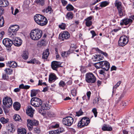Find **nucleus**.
Listing matches in <instances>:
<instances>
[{
  "label": "nucleus",
  "mask_w": 134,
  "mask_h": 134,
  "mask_svg": "<svg viewBox=\"0 0 134 134\" xmlns=\"http://www.w3.org/2000/svg\"><path fill=\"white\" fill-rule=\"evenodd\" d=\"M99 102V98H95L93 101V104L95 105L97 104Z\"/></svg>",
  "instance_id": "4d7b16f0"
},
{
  "label": "nucleus",
  "mask_w": 134,
  "mask_h": 134,
  "mask_svg": "<svg viewBox=\"0 0 134 134\" xmlns=\"http://www.w3.org/2000/svg\"><path fill=\"white\" fill-rule=\"evenodd\" d=\"M3 102L4 105L8 107H10L13 104L12 99L8 97H5L3 98Z\"/></svg>",
  "instance_id": "9d476101"
},
{
  "label": "nucleus",
  "mask_w": 134,
  "mask_h": 134,
  "mask_svg": "<svg viewBox=\"0 0 134 134\" xmlns=\"http://www.w3.org/2000/svg\"><path fill=\"white\" fill-rule=\"evenodd\" d=\"M119 30L118 29H114L111 31V34L113 35L115 34L114 32H118Z\"/></svg>",
  "instance_id": "e2e57ef3"
},
{
  "label": "nucleus",
  "mask_w": 134,
  "mask_h": 134,
  "mask_svg": "<svg viewBox=\"0 0 134 134\" xmlns=\"http://www.w3.org/2000/svg\"><path fill=\"white\" fill-rule=\"evenodd\" d=\"M9 66L10 68L16 67L17 66V63L14 61H9L8 62Z\"/></svg>",
  "instance_id": "c85d7f7f"
},
{
  "label": "nucleus",
  "mask_w": 134,
  "mask_h": 134,
  "mask_svg": "<svg viewBox=\"0 0 134 134\" xmlns=\"http://www.w3.org/2000/svg\"><path fill=\"white\" fill-rule=\"evenodd\" d=\"M26 130L24 128H20L18 130V134H26Z\"/></svg>",
  "instance_id": "cd10ccee"
},
{
  "label": "nucleus",
  "mask_w": 134,
  "mask_h": 134,
  "mask_svg": "<svg viewBox=\"0 0 134 134\" xmlns=\"http://www.w3.org/2000/svg\"><path fill=\"white\" fill-rule=\"evenodd\" d=\"M114 4L118 11V14L120 16L122 17L124 16L125 14V10L124 8L122 6L121 2L116 0L115 1Z\"/></svg>",
  "instance_id": "7ed1b4c3"
},
{
  "label": "nucleus",
  "mask_w": 134,
  "mask_h": 134,
  "mask_svg": "<svg viewBox=\"0 0 134 134\" xmlns=\"http://www.w3.org/2000/svg\"><path fill=\"white\" fill-rule=\"evenodd\" d=\"M101 68L106 71H108L110 68V65L109 62L107 61H101Z\"/></svg>",
  "instance_id": "ddd939ff"
},
{
  "label": "nucleus",
  "mask_w": 134,
  "mask_h": 134,
  "mask_svg": "<svg viewBox=\"0 0 134 134\" xmlns=\"http://www.w3.org/2000/svg\"><path fill=\"white\" fill-rule=\"evenodd\" d=\"M8 74L10 75L13 72V70L10 68H6L4 70Z\"/></svg>",
  "instance_id": "37998d69"
},
{
  "label": "nucleus",
  "mask_w": 134,
  "mask_h": 134,
  "mask_svg": "<svg viewBox=\"0 0 134 134\" xmlns=\"http://www.w3.org/2000/svg\"><path fill=\"white\" fill-rule=\"evenodd\" d=\"M85 80L88 83H93L96 82V78L92 73L89 72L86 74Z\"/></svg>",
  "instance_id": "39448f33"
},
{
  "label": "nucleus",
  "mask_w": 134,
  "mask_h": 134,
  "mask_svg": "<svg viewBox=\"0 0 134 134\" xmlns=\"http://www.w3.org/2000/svg\"><path fill=\"white\" fill-rule=\"evenodd\" d=\"M67 10L69 11L73 10L74 9V7L71 4H68L66 7Z\"/></svg>",
  "instance_id": "58836bf2"
},
{
  "label": "nucleus",
  "mask_w": 134,
  "mask_h": 134,
  "mask_svg": "<svg viewBox=\"0 0 134 134\" xmlns=\"http://www.w3.org/2000/svg\"><path fill=\"white\" fill-rule=\"evenodd\" d=\"M109 3L110 2L108 1H102L99 3L100 6L101 7H105L108 5Z\"/></svg>",
  "instance_id": "bb28decb"
},
{
  "label": "nucleus",
  "mask_w": 134,
  "mask_h": 134,
  "mask_svg": "<svg viewBox=\"0 0 134 134\" xmlns=\"http://www.w3.org/2000/svg\"><path fill=\"white\" fill-rule=\"evenodd\" d=\"M4 32L3 31L0 32V40H1L3 38V35L4 34Z\"/></svg>",
  "instance_id": "69168bd1"
},
{
  "label": "nucleus",
  "mask_w": 134,
  "mask_h": 134,
  "mask_svg": "<svg viewBox=\"0 0 134 134\" xmlns=\"http://www.w3.org/2000/svg\"><path fill=\"white\" fill-rule=\"evenodd\" d=\"M53 11L51 7L49 6L43 10H42V12L44 13L45 12L46 13H51L53 12Z\"/></svg>",
  "instance_id": "b1692460"
},
{
  "label": "nucleus",
  "mask_w": 134,
  "mask_h": 134,
  "mask_svg": "<svg viewBox=\"0 0 134 134\" xmlns=\"http://www.w3.org/2000/svg\"><path fill=\"white\" fill-rule=\"evenodd\" d=\"M0 121L3 124H5L8 122L9 121V119L8 118L5 119L4 117H2L0 119Z\"/></svg>",
  "instance_id": "4c0bfd02"
},
{
  "label": "nucleus",
  "mask_w": 134,
  "mask_h": 134,
  "mask_svg": "<svg viewBox=\"0 0 134 134\" xmlns=\"http://www.w3.org/2000/svg\"><path fill=\"white\" fill-rule=\"evenodd\" d=\"M95 49L96 51L97 52L101 53V54H102L104 56L106 57H107L108 56V55L107 53L105 52H104L102 51L101 50H100L98 48H95Z\"/></svg>",
  "instance_id": "2f4dec72"
},
{
  "label": "nucleus",
  "mask_w": 134,
  "mask_h": 134,
  "mask_svg": "<svg viewBox=\"0 0 134 134\" xmlns=\"http://www.w3.org/2000/svg\"><path fill=\"white\" fill-rule=\"evenodd\" d=\"M70 37V34L69 32L66 31H64L60 34L59 38L62 41L67 40Z\"/></svg>",
  "instance_id": "1a4fd4ad"
},
{
  "label": "nucleus",
  "mask_w": 134,
  "mask_h": 134,
  "mask_svg": "<svg viewBox=\"0 0 134 134\" xmlns=\"http://www.w3.org/2000/svg\"><path fill=\"white\" fill-rule=\"evenodd\" d=\"M7 129L9 132L13 133L15 131V127L14 125L12 123H10L7 126Z\"/></svg>",
  "instance_id": "f3484780"
},
{
  "label": "nucleus",
  "mask_w": 134,
  "mask_h": 134,
  "mask_svg": "<svg viewBox=\"0 0 134 134\" xmlns=\"http://www.w3.org/2000/svg\"><path fill=\"white\" fill-rule=\"evenodd\" d=\"M42 35V31L39 29H36L32 30L30 34V36L31 38L35 41L39 39Z\"/></svg>",
  "instance_id": "f257e3e1"
},
{
  "label": "nucleus",
  "mask_w": 134,
  "mask_h": 134,
  "mask_svg": "<svg viewBox=\"0 0 134 134\" xmlns=\"http://www.w3.org/2000/svg\"><path fill=\"white\" fill-rule=\"evenodd\" d=\"M94 57L96 59L95 60L97 61L102 60L104 58L103 56L101 55H96L94 56Z\"/></svg>",
  "instance_id": "e433bc0d"
},
{
  "label": "nucleus",
  "mask_w": 134,
  "mask_h": 134,
  "mask_svg": "<svg viewBox=\"0 0 134 134\" xmlns=\"http://www.w3.org/2000/svg\"><path fill=\"white\" fill-rule=\"evenodd\" d=\"M55 74L54 73H51L49 75V81L50 83H52L53 81H54L57 79Z\"/></svg>",
  "instance_id": "aec40b11"
},
{
  "label": "nucleus",
  "mask_w": 134,
  "mask_h": 134,
  "mask_svg": "<svg viewBox=\"0 0 134 134\" xmlns=\"http://www.w3.org/2000/svg\"><path fill=\"white\" fill-rule=\"evenodd\" d=\"M41 105V108L43 109L48 110L50 108V106L47 103H44Z\"/></svg>",
  "instance_id": "393cba45"
},
{
  "label": "nucleus",
  "mask_w": 134,
  "mask_h": 134,
  "mask_svg": "<svg viewBox=\"0 0 134 134\" xmlns=\"http://www.w3.org/2000/svg\"><path fill=\"white\" fill-rule=\"evenodd\" d=\"M49 134H57L56 130H52L49 132Z\"/></svg>",
  "instance_id": "338daca9"
},
{
  "label": "nucleus",
  "mask_w": 134,
  "mask_h": 134,
  "mask_svg": "<svg viewBox=\"0 0 134 134\" xmlns=\"http://www.w3.org/2000/svg\"><path fill=\"white\" fill-rule=\"evenodd\" d=\"M13 43L14 45L16 46H20L22 43V41L19 37H14L13 38Z\"/></svg>",
  "instance_id": "f8f14e48"
},
{
  "label": "nucleus",
  "mask_w": 134,
  "mask_h": 134,
  "mask_svg": "<svg viewBox=\"0 0 134 134\" xmlns=\"http://www.w3.org/2000/svg\"><path fill=\"white\" fill-rule=\"evenodd\" d=\"M91 33L92 35V38H93L96 35L95 32L94 30H92L91 31Z\"/></svg>",
  "instance_id": "774afa93"
},
{
  "label": "nucleus",
  "mask_w": 134,
  "mask_h": 134,
  "mask_svg": "<svg viewBox=\"0 0 134 134\" xmlns=\"http://www.w3.org/2000/svg\"><path fill=\"white\" fill-rule=\"evenodd\" d=\"M92 112L93 113L94 116L95 117H96L97 116V110L96 108H94L92 110Z\"/></svg>",
  "instance_id": "5fc2aeb1"
},
{
  "label": "nucleus",
  "mask_w": 134,
  "mask_h": 134,
  "mask_svg": "<svg viewBox=\"0 0 134 134\" xmlns=\"http://www.w3.org/2000/svg\"><path fill=\"white\" fill-rule=\"evenodd\" d=\"M2 79L5 80H7L8 79V77L6 75L4 74H3L2 75Z\"/></svg>",
  "instance_id": "680f3d73"
},
{
  "label": "nucleus",
  "mask_w": 134,
  "mask_h": 134,
  "mask_svg": "<svg viewBox=\"0 0 134 134\" xmlns=\"http://www.w3.org/2000/svg\"><path fill=\"white\" fill-rule=\"evenodd\" d=\"M132 22V20L130 19H125L122 20V21L120 23L121 25H123L124 24L125 25H127L131 23Z\"/></svg>",
  "instance_id": "a211bd4d"
},
{
  "label": "nucleus",
  "mask_w": 134,
  "mask_h": 134,
  "mask_svg": "<svg viewBox=\"0 0 134 134\" xmlns=\"http://www.w3.org/2000/svg\"><path fill=\"white\" fill-rule=\"evenodd\" d=\"M49 54V50L48 49H46L43 52L42 54V58L44 59H47Z\"/></svg>",
  "instance_id": "5701e85b"
},
{
  "label": "nucleus",
  "mask_w": 134,
  "mask_h": 134,
  "mask_svg": "<svg viewBox=\"0 0 134 134\" xmlns=\"http://www.w3.org/2000/svg\"><path fill=\"white\" fill-rule=\"evenodd\" d=\"M59 86L60 87H64L66 85L65 82L61 80L59 83Z\"/></svg>",
  "instance_id": "8fccbe9b"
},
{
  "label": "nucleus",
  "mask_w": 134,
  "mask_h": 134,
  "mask_svg": "<svg viewBox=\"0 0 134 134\" xmlns=\"http://www.w3.org/2000/svg\"><path fill=\"white\" fill-rule=\"evenodd\" d=\"M121 83V81H119L116 84L114 85L113 88V93L115 92V90L116 88L118 87L120 85Z\"/></svg>",
  "instance_id": "f704fd0d"
},
{
  "label": "nucleus",
  "mask_w": 134,
  "mask_h": 134,
  "mask_svg": "<svg viewBox=\"0 0 134 134\" xmlns=\"http://www.w3.org/2000/svg\"><path fill=\"white\" fill-rule=\"evenodd\" d=\"M47 115L49 117H53L55 116V115L51 112H48L47 113Z\"/></svg>",
  "instance_id": "bf43d9fd"
},
{
  "label": "nucleus",
  "mask_w": 134,
  "mask_h": 134,
  "mask_svg": "<svg viewBox=\"0 0 134 134\" xmlns=\"http://www.w3.org/2000/svg\"><path fill=\"white\" fill-rule=\"evenodd\" d=\"M13 107L15 110L18 111L19 110L20 108V103L18 102H15L14 103Z\"/></svg>",
  "instance_id": "a878e982"
},
{
  "label": "nucleus",
  "mask_w": 134,
  "mask_h": 134,
  "mask_svg": "<svg viewBox=\"0 0 134 134\" xmlns=\"http://www.w3.org/2000/svg\"><path fill=\"white\" fill-rule=\"evenodd\" d=\"M34 132L35 133L39 134L40 133L41 131L40 128L38 127H36L34 128Z\"/></svg>",
  "instance_id": "3c124183"
},
{
  "label": "nucleus",
  "mask_w": 134,
  "mask_h": 134,
  "mask_svg": "<svg viewBox=\"0 0 134 134\" xmlns=\"http://www.w3.org/2000/svg\"><path fill=\"white\" fill-rule=\"evenodd\" d=\"M73 121V118L71 116H68L63 119L62 123L64 125L69 126L72 124Z\"/></svg>",
  "instance_id": "0eeeda50"
},
{
  "label": "nucleus",
  "mask_w": 134,
  "mask_h": 134,
  "mask_svg": "<svg viewBox=\"0 0 134 134\" xmlns=\"http://www.w3.org/2000/svg\"><path fill=\"white\" fill-rule=\"evenodd\" d=\"M59 126V124L56 122L52 123L50 125L49 128H56L58 127Z\"/></svg>",
  "instance_id": "c9c22d12"
},
{
  "label": "nucleus",
  "mask_w": 134,
  "mask_h": 134,
  "mask_svg": "<svg viewBox=\"0 0 134 134\" xmlns=\"http://www.w3.org/2000/svg\"><path fill=\"white\" fill-rule=\"evenodd\" d=\"M103 131H111L112 130V128L110 125L104 124L102 128Z\"/></svg>",
  "instance_id": "412c9836"
},
{
  "label": "nucleus",
  "mask_w": 134,
  "mask_h": 134,
  "mask_svg": "<svg viewBox=\"0 0 134 134\" xmlns=\"http://www.w3.org/2000/svg\"><path fill=\"white\" fill-rule=\"evenodd\" d=\"M58 26L60 29L62 30H64L65 29L66 26L65 24L62 23L60 24Z\"/></svg>",
  "instance_id": "a18cd8bd"
},
{
  "label": "nucleus",
  "mask_w": 134,
  "mask_h": 134,
  "mask_svg": "<svg viewBox=\"0 0 134 134\" xmlns=\"http://www.w3.org/2000/svg\"><path fill=\"white\" fill-rule=\"evenodd\" d=\"M35 22L38 25L44 26L46 25L48 23L47 18L44 16L40 14L36 15L34 17Z\"/></svg>",
  "instance_id": "f03ea898"
},
{
  "label": "nucleus",
  "mask_w": 134,
  "mask_h": 134,
  "mask_svg": "<svg viewBox=\"0 0 134 134\" xmlns=\"http://www.w3.org/2000/svg\"><path fill=\"white\" fill-rule=\"evenodd\" d=\"M30 103L32 106L36 107H39L42 104L41 100L37 97L32 98L31 99Z\"/></svg>",
  "instance_id": "423d86ee"
},
{
  "label": "nucleus",
  "mask_w": 134,
  "mask_h": 134,
  "mask_svg": "<svg viewBox=\"0 0 134 134\" xmlns=\"http://www.w3.org/2000/svg\"><path fill=\"white\" fill-rule=\"evenodd\" d=\"M73 16V13L70 12H68L66 15V18L67 19L70 20L72 19Z\"/></svg>",
  "instance_id": "c756f323"
},
{
  "label": "nucleus",
  "mask_w": 134,
  "mask_h": 134,
  "mask_svg": "<svg viewBox=\"0 0 134 134\" xmlns=\"http://www.w3.org/2000/svg\"><path fill=\"white\" fill-rule=\"evenodd\" d=\"M83 113L81 109H80L79 111L76 112V116H79L82 115H83Z\"/></svg>",
  "instance_id": "603ef678"
},
{
  "label": "nucleus",
  "mask_w": 134,
  "mask_h": 134,
  "mask_svg": "<svg viewBox=\"0 0 134 134\" xmlns=\"http://www.w3.org/2000/svg\"><path fill=\"white\" fill-rule=\"evenodd\" d=\"M35 110L33 109L31 106L28 107L26 110V113L27 114L31 117L33 116Z\"/></svg>",
  "instance_id": "4468645a"
},
{
  "label": "nucleus",
  "mask_w": 134,
  "mask_h": 134,
  "mask_svg": "<svg viewBox=\"0 0 134 134\" xmlns=\"http://www.w3.org/2000/svg\"><path fill=\"white\" fill-rule=\"evenodd\" d=\"M71 93L73 96H76L77 93V91L75 88H74L71 91Z\"/></svg>",
  "instance_id": "864d4df0"
},
{
  "label": "nucleus",
  "mask_w": 134,
  "mask_h": 134,
  "mask_svg": "<svg viewBox=\"0 0 134 134\" xmlns=\"http://www.w3.org/2000/svg\"><path fill=\"white\" fill-rule=\"evenodd\" d=\"M2 42L4 45L8 48H10L13 43V41L8 38H5L3 39Z\"/></svg>",
  "instance_id": "9b49d317"
},
{
  "label": "nucleus",
  "mask_w": 134,
  "mask_h": 134,
  "mask_svg": "<svg viewBox=\"0 0 134 134\" xmlns=\"http://www.w3.org/2000/svg\"><path fill=\"white\" fill-rule=\"evenodd\" d=\"M61 64V63L60 62L54 61L52 62L51 67L53 70H57V68L60 66Z\"/></svg>",
  "instance_id": "2eb2a0df"
},
{
  "label": "nucleus",
  "mask_w": 134,
  "mask_h": 134,
  "mask_svg": "<svg viewBox=\"0 0 134 134\" xmlns=\"http://www.w3.org/2000/svg\"><path fill=\"white\" fill-rule=\"evenodd\" d=\"M37 93V91L36 90H32L31 91V97L35 96Z\"/></svg>",
  "instance_id": "49530a36"
},
{
  "label": "nucleus",
  "mask_w": 134,
  "mask_h": 134,
  "mask_svg": "<svg viewBox=\"0 0 134 134\" xmlns=\"http://www.w3.org/2000/svg\"><path fill=\"white\" fill-rule=\"evenodd\" d=\"M33 61L34 63V64H36L38 65H40L41 64V63L39 60L35 58L33 59Z\"/></svg>",
  "instance_id": "13d9d810"
},
{
  "label": "nucleus",
  "mask_w": 134,
  "mask_h": 134,
  "mask_svg": "<svg viewBox=\"0 0 134 134\" xmlns=\"http://www.w3.org/2000/svg\"><path fill=\"white\" fill-rule=\"evenodd\" d=\"M124 96V93H118L116 95V97H118L119 100H120Z\"/></svg>",
  "instance_id": "ea45409f"
},
{
  "label": "nucleus",
  "mask_w": 134,
  "mask_h": 134,
  "mask_svg": "<svg viewBox=\"0 0 134 134\" xmlns=\"http://www.w3.org/2000/svg\"><path fill=\"white\" fill-rule=\"evenodd\" d=\"M101 61L98 62L94 64V66L97 69L101 68Z\"/></svg>",
  "instance_id": "79ce46f5"
},
{
  "label": "nucleus",
  "mask_w": 134,
  "mask_h": 134,
  "mask_svg": "<svg viewBox=\"0 0 134 134\" xmlns=\"http://www.w3.org/2000/svg\"><path fill=\"white\" fill-rule=\"evenodd\" d=\"M22 57L24 59H27L29 57V53L27 51H24L23 52Z\"/></svg>",
  "instance_id": "7c9ffc66"
},
{
  "label": "nucleus",
  "mask_w": 134,
  "mask_h": 134,
  "mask_svg": "<svg viewBox=\"0 0 134 134\" xmlns=\"http://www.w3.org/2000/svg\"><path fill=\"white\" fill-rule=\"evenodd\" d=\"M27 122L28 123L27 125L28 128L29 130L31 131L32 130L33 125L32 124H30L29 122Z\"/></svg>",
  "instance_id": "6e6d98bb"
},
{
  "label": "nucleus",
  "mask_w": 134,
  "mask_h": 134,
  "mask_svg": "<svg viewBox=\"0 0 134 134\" xmlns=\"http://www.w3.org/2000/svg\"><path fill=\"white\" fill-rule=\"evenodd\" d=\"M121 83V81H119L116 84L114 85L113 88V93L115 92V90L116 88L118 87L120 85Z\"/></svg>",
  "instance_id": "72a5a7b5"
},
{
  "label": "nucleus",
  "mask_w": 134,
  "mask_h": 134,
  "mask_svg": "<svg viewBox=\"0 0 134 134\" xmlns=\"http://www.w3.org/2000/svg\"><path fill=\"white\" fill-rule=\"evenodd\" d=\"M19 26L18 25H15L11 26L9 29V31L10 32L11 34L13 35L12 32H16L19 29Z\"/></svg>",
  "instance_id": "dca6fc26"
},
{
  "label": "nucleus",
  "mask_w": 134,
  "mask_h": 134,
  "mask_svg": "<svg viewBox=\"0 0 134 134\" xmlns=\"http://www.w3.org/2000/svg\"><path fill=\"white\" fill-rule=\"evenodd\" d=\"M90 119L86 117L81 118L78 122L77 126L80 128L83 127L88 125L90 123Z\"/></svg>",
  "instance_id": "20e7f679"
},
{
  "label": "nucleus",
  "mask_w": 134,
  "mask_h": 134,
  "mask_svg": "<svg viewBox=\"0 0 134 134\" xmlns=\"http://www.w3.org/2000/svg\"><path fill=\"white\" fill-rule=\"evenodd\" d=\"M91 92L90 91L87 92V95L88 97V100H89L90 97L91 95Z\"/></svg>",
  "instance_id": "0e129e2a"
},
{
  "label": "nucleus",
  "mask_w": 134,
  "mask_h": 134,
  "mask_svg": "<svg viewBox=\"0 0 134 134\" xmlns=\"http://www.w3.org/2000/svg\"><path fill=\"white\" fill-rule=\"evenodd\" d=\"M57 134L62 132L64 131V129L62 127H60L56 130Z\"/></svg>",
  "instance_id": "de8ad7c7"
},
{
  "label": "nucleus",
  "mask_w": 134,
  "mask_h": 134,
  "mask_svg": "<svg viewBox=\"0 0 134 134\" xmlns=\"http://www.w3.org/2000/svg\"><path fill=\"white\" fill-rule=\"evenodd\" d=\"M92 19V17L91 16L85 19V20L86 21V25L87 26L89 27L92 25V22L91 21Z\"/></svg>",
  "instance_id": "6ab92c4d"
},
{
  "label": "nucleus",
  "mask_w": 134,
  "mask_h": 134,
  "mask_svg": "<svg viewBox=\"0 0 134 134\" xmlns=\"http://www.w3.org/2000/svg\"><path fill=\"white\" fill-rule=\"evenodd\" d=\"M27 122H29L30 124L32 125L33 126H37L39 123L38 121L35 119L31 120L30 119H28L27 120Z\"/></svg>",
  "instance_id": "4be33fe9"
},
{
  "label": "nucleus",
  "mask_w": 134,
  "mask_h": 134,
  "mask_svg": "<svg viewBox=\"0 0 134 134\" xmlns=\"http://www.w3.org/2000/svg\"><path fill=\"white\" fill-rule=\"evenodd\" d=\"M128 38L126 36H122L120 37L118 42V45L121 47H123L128 43Z\"/></svg>",
  "instance_id": "6e6552de"
},
{
  "label": "nucleus",
  "mask_w": 134,
  "mask_h": 134,
  "mask_svg": "<svg viewBox=\"0 0 134 134\" xmlns=\"http://www.w3.org/2000/svg\"><path fill=\"white\" fill-rule=\"evenodd\" d=\"M2 7H4L8 6L9 4V2L7 0H3Z\"/></svg>",
  "instance_id": "09e8293b"
},
{
  "label": "nucleus",
  "mask_w": 134,
  "mask_h": 134,
  "mask_svg": "<svg viewBox=\"0 0 134 134\" xmlns=\"http://www.w3.org/2000/svg\"><path fill=\"white\" fill-rule=\"evenodd\" d=\"M13 119L15 121H19L21 119L20 116L18 114H15L13 117Z\"/></svg>",
  "instance_id": "a19ab883"
},
{
  "label": "nucleus",
  "mask_w": 134,
  "mask_h": 134,
  "mask_svg": "<svg viewBox=\"0 0 134 134\" xmlns=\"http://www.w3.org/2000/svg\"><path fill=\"white\" fill-rule=\"evenodd\" d=\"M4 23V21L3 16H0V27L3 26Z\"/></svg>",
  "instance_id": "c03bdc74"
},
{
  "label": "nucleus",
  "mask_w": 134,
  "mask_h": 134,
  "mask_svg": "<svg viewBox=\"0 0 134 134\" xmlns=\"http://www.w3.org/2000/svg\"><path fill=\"white\" fill-rule=\"evenodd\" d=\"M68 53L66 52H63L62 53L61 55L64 58L67 57Z\"/></svg>",
  "instance_id": "052dcab7"
},
{
  "label": "nucleus",
  "mask_w": 134,
  "mask_h": 134,
  "mask_svg": "<svg viewBox=\"0 0 134 134\" xmlns=\"http://www.w3.org/2000/svg\"><path fill=\"white\" fill-rule=\"evenodd\" d=\"M36 2L38 5L43 6L44 4L45 1L44 0H36Z\"/></svg>",
  "instance_id": "473e14b6"
}]
</instances>
